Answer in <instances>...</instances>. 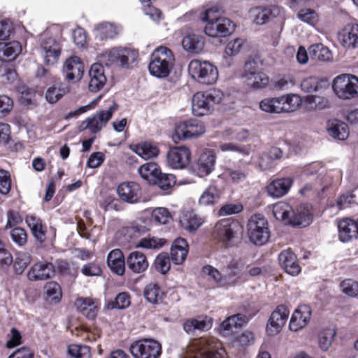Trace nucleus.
Wrapping results in <instances>:
<instances>
[{
	"label": "nucleus",
	"instance_id": "obj_1",
	"mask_svg": "<svg viewBox=\"0 0 358 358\" xmlns=\"http://www.w3.org/2000/svg\"><path fill=\"white\" fill-rule=\"evenodd\" d=\"M274 217L286 224L305 227L313 221L311 206L308 203H302L295 210L286 202L280 201L273 208Z\"/></svg>",
	"mask_w": 358,
	"mask_h": 358
},
{
	"label": "nucleus",
	"instance_id": "obj_2",
	"mask_svg": "<svg viewBox=\"0 0 358 358\" xmlns=\"http://www.w3.org/2000/svg\"><path fill=\"white\" fill-rule=\"evenodd\" d=\"M201 20L206 22L205 34L212 38L227 37L235 30V24L229 18L220 15V9L215 6L201 13Z\"/></svg>",
	"mask_w": 358,
	"mask_h": 358
},
{
	"label": "nucleus",
	"instance_id": "obj_3",
	"mask_svg": "<svg viewBox=\"0 0 358 358\" xmlns=\"http://www.w3.org/2000/svg\"><path fill=\"white\" fill-rule=\"evenodd\" d=\"M301 105L302 96L294 93L267 97L259 102L260 109L271 114L294 113L298 110Z\"/></svg>",
	"mask_w": 358,
	"mask_h": 358
},
{
	"label": "nucleus",
	"instance_id": "obj_4",
	"mask_svg": "<svg viewBox=\"0 0 358 358\" xmlns=\"http://www.w3.org/2000/svg\"><path fill=\"white\" fill-rule=\"evenodd\" d=\"M174 64L172 51L167 47L159 46L150 55L148 71L154 77L165 78L171 73Z\"/></svg>",
	"mask_w": 358,
	"mask_h": 358
},
{
	"label": "nucleus",
	"instance_id": "obj_5",
	"mask_svg": "<svg viewBox=\"0 0 358 358\" xmlns=\"http://www.w3.org/2000/svg\"><path fill=\"white\" fill-rule=\"evenodd\" d=\"M188 72L196 82L206 85H213L218 78L217 68L208 61L192 59L188 65Z\"/></svg>",
	"mask_w": 358,
	"mask_h": 358
},
{
	"label": "nucleus",
	"instance_id": "obj_6",
	"mask_svg": "<svg viewBox=\"0 0 358 358\" xmlns=\"http://www.w3.org/2000/svg\"><path fill=\"white\" fill-rule=\"evenodd\" d=\"M223 92L218 89H212L206 92H197L192 99V113L196 116L208 115L215 105L221 102Z\"/></svg>",
	"mask_w": 358,
	"mask_h": 358
},
{
	"label": "nucleus",
	"instance_id": "obj_7",
	"mask_svg": "<svg viewBox=\"0 0 358 358\" xmlns=\"http://www.w3.org/2000/svg\"><path fill=\"white\" fill-rule=\"evenodd\" d=\"M138 57L136 50L124 48H114L105 50L98 56L99 62L106 66L113 64L124 67L135 62Z\"/></svg>",
	"mask_w": 358,
	"mask_h": 358
},
{
	"label": "nucleus",
	"instance_id": "obj_8",
	"mask_svg": "<svg viewBox=\"0 0 358 358\" xmlns=\"http://www.w3.org/2000/svg\"><path fill=\"white\" fill-rule=\"evenodd\" d=\"M337 21L346 22L338 34L340 43L345 48H358V23L351 20L350 15L343 10L337 12Z\"/></svg>",
	"mask_w": 358,
	"mask_h": 358
},
{
	"label": "nucleus",
	"instance_id": "obj_9",
	"mask_svg": "<svg viewBox=\"0 0 358 358\" xmlns=\"http://www.w3.org/2000/svg\"><path fill=\"white\" fill-rule=\"evenodd\" d=\"M250 241L256 245H263L270 238V230L266 219L261 215H254L248 224Z\"/></svg>",
	"mask_w": 358,
	"mask_h": 358
},
{
	"label": "nucleus",
	"instance_id": "obj_10",
	"mask_svg": "<svg viewBox=\"0 0 358 358\" xmlns=\"http://www.w3.org/2000/svg\"><path fill=\"white\" fill-rule=\"evenodd\" d=\"M194 345L198 350L195 358H226L225 350L214 338H202L196 341Z\"/></svg>",
	"mask_w": 358,
	"mask_h": 358
},
{
	"label": "nucleus",
	"instance_id": "obj_11",
	"mask_svg": "<svg viewBox=\"0 0 358 358\" xmlns=\"http://www.w3.org/2000/svg\"><path fill=\"white\" fill-rule=\"evenodd\" d=\"M129 350L134 358H159L162 345L154 339L145 338L134 342Z\"/></svg>",
	"mask_w": 358,
	"mask_h": 358
},
{
	"label": "nucleus",
	"instance_id": "obj_12",
	"mask_svg": "<svg viewBox=\"0 0 358 358\" xmlns=\"http://www.w3.org/2000/svg\"><path fill=\"white\" fill-rule=\"evenodd\" d=\"M49 34L50 31H45L42 35L41 42V55L46 64L53 65L59 59L62 45L58 38L52 36Z\"/></svg>",
	"mask_w": 358,
	"mask_h": 358
},
{
	"label": "nucleus",
	"instance_id": "obj_13",
	"mask_svg": "<svg viewBox=\"0 0 358 358\" xmlns=\"http://www.w3.org/2000/svg\"><path fill=\"white\" fill-rule=\"evenodd\" d=\"M238 223L229 220H222L216 224L213 231V238L222 247L229 248L233 245Z\"/></svg>",
	"mask_w": 358,
	"mask_h": 358
},
{
	"label": "nucleus",
	"instance_id": "obj_14",
	"mask_svg": "<svg viewBox=\"0 0 358 358\" xmlns=\"http://www.w3.org/2000/svg\"><path fill=\"white\" fill-rule=\"evenodd\" d=\"M117 105L113 103L108 110L97 111L93 116L87 118L82 124L83 129H88L92 133L96 134L106 127L111 119Z\"/></svg>",
	"mask_w": 358,
	"mask_h": 358
},
{
	"label": "nucleus",
	"instance_id": "obj_15",
	"mask_svg": "<svg viewBox=\"0 0 358 358\" xmlns=\"http://www.w3.org/2000/svg\"><path fill=\"white\" fill-rule=\"evenodd\" d=\"M216 153L211 148H203L193 166V171L200 177L210 175L215 169Z\"/></svg>",
	"mask_w": 358,
	"mask_h": 358
},
{
	"label": "nucleus",
	"instance_id": "obj_16",
	"mask_svg": "<svg viewBox=\"0 0 358 358\" xmlns=\"http://www.w3.org/2000/svg\"><path fill=\"white\" fill-rule=\"evenodd\" d=\"M358 96V78L349 74L337 76V97L346 100Z\"/></svg>",
	"mask_w": 358,
	"mask_h": 358
},
{
	"label": "nucleus",
	"instance_id": "obj_17",
	"mask_svg": "<svg viewBox=\"0 0 358 358\" xmlns=\"http://www.w3.org/2000/svg\"><path fill=\"white\" fill-rule=\"evenodd\" d=\"M249 17L252 23L257 25L264 24L278 17H280L282 21L285 20L283 10L277 6L252 8L249 10Z\"/></svg>",
	"mask_w": 358,
	"mask_h": 358
},
{
	"label": "nucleus",
	"instance_id": "obj_18",
	"mask_svg": "<svg viewBox=\"0 0 358 358\" xmlns=\"http://www.w3.org/2000/svg\"><path fill=\"white\" fill-rule=\"evenodd\" d=\"M206 131L203 123L195 119L182 121L175 127L176 136L179 139H189L196 138Z\"/></svg>",
	"mask_w": 358,
	"mask_h": 358
},
{
	"label": "nucleus",
	"instance_id": "obj_19",
	"mask_svg": "<svg viewBox=\"0 0 358 358\" xmlns=\"http://www.w3.org/2000/svg\"><path fill=\"white\" fill-rule=\"evenodd\" d=\"M190 150L184 146L173 147L166 154L167 165L173 169H182L189 162Z\"/></svg>",
	"mask_w": 358,
	"mask_h": 358
},
{
	"label": "nucleus",
	"instance_id": "obj_20",
	"mask_svg": "<svg viewBox=\"0 0 358 358\" xmlns=\"http://www.w3.org/2000/svg\"><path fill=\"white\" fill-rule=\"evenodd\" d=\"M289 315L288 308L283 306H278L271 313L267 325L266 332L268 335L278 334L285 324Z\"/></svg>",
	"mask_w": 358,
	"mask_h": 358
},
{
	"label": "nucleus",
	"instance_id": "obj_21",
	"mask_svg": "<svg viewBox=\"0 0 358 358\" xmlns=\"http://www.w3.org/2000/svg\"><path fill=\"white\" fill-rule=\"evenodd\" d=\"M117 193L121 200L128 203H136L141 197L140 185L135 182H124L120 184Z\"/></svg>",
	"mask_w": 358,
	"mask_h": 358
},
{
	"label": "nucleus",
	"instance_id": "obj_22",
	"mask_svg": "<svg viewBox=\"0 0 358 358\" xmlns=\"http://www.w3.org/2000/svg\"><path fill=\"white\" fill-rule=\"evenodd\" d=\"M83 63L77 56L70 57L64 63L63 73L69 81H79L83 77Z\"/></svg>",
	"mask_w": 358,
	"mask_h": 358
},
{
	"label": "nucleus",
	"instance_id": "obj_23",
	"mask_svg": "<svg viewBox=\"0 0 358 358\" xmlns=\"http://www.w3.org/2000/svg\"><path fill=\"white\" fill-rule=\"evenodd\" d=\"M311 308L308 305L299 306L293 313L289 328L292 331H297L304 328L310 322Z\"/></svg>",
	"mask_w": 358,
	"mask_h": 358
},
{
	"label": "nucleus",
	"instance_id": "obj_24",
	"mask_svg": "<svg viewBox=\"0 0 358 358\" xmlns=\"http://www.w3.org/2000/svg\"><path fill=\"white\" fill-rule=\"evenodd\" d=\"M88 88L92 92L100 91L106 83V76L103 66L99 63H95L91 66L89 71Z\"/></svg>",
	"mask_w": 358,
	"mask_h": 358
},
{
	"label": "nucleus",
	"instance_id": "obj_25",
	"mask_svg": "<svg viewBox=\"0 0 358 358\" xmlns=\"http://www.w3.org/2000/svg\"><path fill=\"white\" fill-rule=\"evenodd\" d=\"M278 262L285 271L290 275L296 276L301 272L296 256L290 250H285L278 255Z\"/></svg>",
	"mask_w": 358,
	"mask_h": 358
},
{
	"label": "nucleus",
	"instance_id": "obj_26",
	"mask_svg": "<svg viewBox=\"0 0 358 358\" xmlns=\"http://www.w3.org/2000/svg\"><path fill=\"white\" fill-rule=\"evenodd\" d=\"M55 275V267L50 262H38L33 265L28 271L27 277L29 280H44Z\"/></svg>",
	"mask_w": 358,
	"mask_h": 358
},
{
	"label": "nucleus",
	"instance_id": "obj_27",
	"mask_svg": "<svg viewBox=\"0 0 358 358\" xmlns=\"http://www.w3.org/2000/svg\"><path fill=\"white\" fill-rule=\"evenodd\" d=\"M213 326V320L207 316L200 315L189 318L183 324V329L188 334H194L196 331H204Z\"/></svg>",
	"mask_w": 358,
	"mask_h": 358
},
{
	"label": "nucleus",
	"instance_id": "obj_28",
	"mask_svg": "<svg viewBox=\"0 0 358 358\" xmlns=\"http://www.w3.org/2000/svg\"><path fill=\"white\" fill-rule=\"evenodd\" d=\"M293 184V180L289 178H278L271 181L266 187L269 196L279 198L285 195Z\"/></svg>",
	"mask_w": 358,
	"mask_h": 358
},
{
	"label": "nucleus",
	"instance_id": "obj_29",
	"mask_svg": "<svg viewBox=\"0 0 358 358\" xmlns=\"http://www.w3.org/2000/svg\"><path fill=\"white\" fill-rule=\"evenodd\" d=\"M130 149L143 159L157 157L159 154L158 145L151 141H143L130 145Z\"/></svg>",
	"mask_w": 358,
	"mask_h": 358
},
{
	"label": "nucleus",
	"instance_id": "obj_30",
	"mask_svg": "<svg viewBox=\"0 0 358 358\" xmlns=\"http://www.w3.org/2000/svg\"><path fill=\"white\" fill-rule=\"evenodd\" d=\"M189 245L183 238H178L174 240L171 248V258L173 262L177 265L182 264L188 254Z\"/></svg>",
	"mask_w": 358,
	"mask_h": 358
},
{
	"label": "nucleus",
	"instance_id": "obj_31",
	"mask_svg": "<svg viewBox=\"0 0 358 358\" xmlns=\"http://www.w3.org/2000/svg\"><path fill=\"white\" fill-rule=\"evenodd\" d=\"M203 222V218L193 211H183L179 217L180 227L189 232L196 231Z\"/></svg>",
	"mask_w": 358,
	"mask_h": 358
},
{
	"label": "nucleus",
	"instance_id": "obj_32",
	"mask_svg": "<svg viewBox=\"0 0 358 358\" xmlns=\"http://www.w3.org/2000/svg\"><path fill=\"white\" fill-rule=\"evenodd\" d=\"M75 305L77 310L89 319L95 318L98 313V302L92 298H79L76 301Z\"/></svg>",
	"mask_w": 358,
	"mask_h": 358
},
{
	"label": "nucleus",
	"instance_id": "obj_33",
	"mask_svg": "<svg viewBox=\"0 0 358 358\" xmlns=\"http://www.w3.org/2000/svg\"><path fill=\"white\" fill-rule=\"evenodd\" d=\"M128 268L135 273H141L148 267L146 256L141 252H131L127 258Z\"/></svg>",
	"mask_w": 358,
	"mask_h": 358
},
{
	"label": "nucleus",
	"instance_id": "obj_34",
	"mask_svg": "<svg viewBox=\"0 0 358 358\" xmlns=\"http://www.w3.org/2000/svg\"><path fill=\"white\" fill-rule=\"evenodd\" d=\"M300 87L304 92H317L329 88V82L326 78L309 76L301 80Z\"/></svg>",
	"mask_w": 358,
	"mask_h": 358
},
{
	"label": "nucleus",
	"instance_id": "obj_35",
	"mask_svg": "<svg viewBox=\"0 0 358 358\" xmlns=\"http://www.w3.org/2000/svg\"><path fill=\"white\" fill-rule=\"evenodd\" d=\"M244 45V40L241 38L229 41L224 49L222 64L224 67H229L234 63V57L238 55Z\"/></svg>",
	"mask_w": 358,
	"mask_h": 358
},
{
	"label": "nucleus",
	"instance_id": "obj_36",
	"mask_svg": "<svg viewBox=\"0 0 358 358\" xmlns=\"http://www.w3.org/2000/svg\"><path fill=\"white\" fill-rule=\"evenodd\" d=\"M107 264L113 273L119 275H122L124 273L125 259L122 250L120 249H114L108 253Z\"/></svg>",
	"mask_w": 358,
	"mask_h": 358
},
{
	"label": "nucleus",
	"instance_id": "obj_37",
	"mask_svg": "<svg viewBox=\"0 0 358 358\" xmlns=\"http://www.w3.org/2000/svg\"><path fill=\"white\" fill-rule=\"evenodd\" d=\"M339 238L342 242H348L358 234L357 220L344 219L339 222Z\"/></svg>",
	"mask_w": 358,
	"mask_h": 358
},
{
	"label": "nucleus",
	"instance_id": "obj_38",
	"mask_svg": "<svg viewBox=\"0 0 358 358\" xmlns=\"http://www.w3.org/2000/svg\"><path fill=\"white\" fill-rule=\"evenodd\" d=\"M94 31L96 38L105 40L113 38L117 36L121 31V27L113 23L104 22L96 24Z\"/></svg>",
	"mask_w": 358,
	"mask_h": 358
},
{
	"label": "nucleus",
	"instance_id": "obj_39",
	"mask_svg": "<svg viewBox=\"0 0 358 358\" xmlns=\"http://www.w3.org/2000/svg\"><path fill=\"white\" fill-rule=\"evenodd\" d=\"M182 45L184 49L190 52L199 53L204 48L205 41L201 36L189 34L183 38Z\"/></svg>",
	"mask_w": 358,
	"mask_h": 358
},
{
	"label": "nucleus",
	"instance_id": "obj_40",
	"mask_svg": "<svg viewBox=\"0 0 358 358\" xmlns=\"http://www.w3.org/2000/svg\"><path fill=\"white\" fill-rule=\"evenodd\" d=\"M248 317L243 314L231 315L224 320L220 324V330L223 334L227 335L233 331V329L241 327L248 322Z\"/></svg>",
	"mask_w": 358,
	"mask_h": 358
},
{
	"label": "nucleus",
	"instance_id": "obj_41",
	"mask_svg": "<svg viewBox=\"0 0 358 358\" xmlns=\"http://www.w3.org/2000/svg\"><path fill=\"white\" fill-rule=\"evenodd\" d=\"M21 51L22 45L17 41L0 43V59L14 60Z\"/></svg>",
	"mask_w": 358,
	"mask_h": 358
},
{
	"label": "nucleus",
	"instance_id": "obj_42",
	"mask_svg": "<svg viewBox=\"0 0 358 358\" xmlns=\"http://www.w3.org/2000/svg\"><path fill=\"white\" fill-rule=\"evenodd\" d=\"M222 191L215 185H209L201 195L199 203L201 206H213L220 199Z\"/></svg>",
	"mask_w": 358,
	"mask_h": 358
},
{
	"label": "nucleus",
	"instance_id": "obj_43",
	"mask_svg": "<svg viewBox=\"0 0 358 358\" xmlns=\"http://www.w3.org/2000/svg\"><path fill=\"white\" fill-rule=\"evenodd\" d=\"M160 172L159 166L154 162L145 163L138 169V173L141 178L148 182H155V180L160 176Z\"/></svg>",
	"mask_w": 358,
	"mask_h": 358
},
{
	"label": "nucleus",
	"instance_id": "obj_44",
	"mask_svg": "<svg viewBox=\"0 0 358 358\" xmlns=\"http://www.w3.org/2000/svg\"><path fill=\"white\" fill-rule=\"evenodd\" d=\"M143 294L146 300L153 304L161 302L164 296V291L155 283L148 285L144 289Z\"/></svg>",
	"mask_w": 358,
	"mask_h": 358
},
{
	"label": "nucleus",
	"instance_id": "obj_45",
	"mask_svg": "<svg viewBox=\"0 0 358 358\" xmlns=\"http://www.w3.org/2000/svg\"><path fill=\"white\" fill-rule=\"evenodd\" d=\"M166 243L164 238L155 236H148L141 238L136 243V248H143L146 250H157L162 248Z\"/></svg>",
	"mask_w": 358,
	"mask_h": 358
},
{
	"label": "nucleus",
	"instance_id": "obj_46",
	"mask_svg": "<svg viewBox=\"0 0 358 358\" xmlns=\"http://www.w3.org/2000/svg\"><path fill=\"white\" fill-rule=\"evenodd\" d=\"M309 53L315 60L327 62L332 58V54L329 48L321 43L312 45L309 48Z\"/></svg>",
	"mask_w": 358,
	"mask_h": 358
},
{
	"label": "nucleus",
	"instance_id": "obj_47",
	"mask_svg": "<svg viewBox=\"0 0 358 358\" xmlns=\"http://www.w3.org/2000/svg\"><path fill=\"white\" fill-rule=\"evenodd\" d=\"M69 91V87L65 84H61L58 87L54 85L46 90L45 99L48 103H55Z\"/></svg>",
	"mask_w": 358,
	"mask_h": 358
},
{
	"label": "nucleus",
	"instance_id": "obj_48",
	"mask_svg": "<svg viewBox=\"0 0 358 358\" xmlns=\"http://www.w3.org/2000/svg\"><path fill=\"white\" fill-rule=\"evenodd\" d=\"M45 298L51 303H57L62 299V292L60 285L54 281L46 283L45 286Z\"/></svg>",
	"mask_w": 358,
	"mask_h": 358
},
{
	"label": "nucleus",
	"instance_id": "obj_49",
	"mask_svg": "<svg viewBox=\"0 0 358 358\" xmlns=\"http://www.w3.org/2000/svg\"><path fill=\"white\" fill-rule=\"evenodd\" d=\"M202 271L204 277L209 282L219 287H222L224 281L223 280V274L219 270L210 265H206L203 267Z\"/></svg>",
	"mask_w": 358,
	"mask_h": 358
},
{
	"label": "nucleus",
	"instance_id": "obj_50",
	"mask_svg": "<svg viewBox=\"0 0 358 358\" xmlns=\"http://www.w3.org/2000/svg\"><path fill=\"white\" fill-rule=\"evenodd\" d=\"M247 85L254 90L266 87L269 83L268 76L263 71L245 79Z\"/></svg>",
	"mask_w": 358,
	"mask_h": 358
},
{
	"label": "nucleus",
	"instance_id": "obj_51",
	"mask_svg": "<svg viewBox=\"0 0 358 358\" xmlns=\"http://www.w3.org/2000/svg\"><path fill=\"white\" fill-rule=\"evenodd\" d=\"M151 222L155 224H166L172 219L169 210L164 207H158L152 210L150 213Z\"/></svg>",
	"mask_w": 358,
	"mask_h": 358
},
{
	"label": "nucleus",
	"instance_id": "obj_52",
	"mask_svg": "<svg viewBox=\"0 0 358 358\" xmlns=\"http://www.w3.org/2000/svg\"><path fill=\"white\" fill-rule=\"evenodd\" d=\"M31 257L28 252H18L13 260V269L16 274H21L24 272L27 266L30 264Z\"/></svg>",
	"mask_w": 358,
	"mask_h": 358
},
{
	"label": "nucleus",
	"instance_id": "obj_53",
	"mask_svg": "<svg viewBox=\"0 0 358 358\" xmlns=\"http://www.w3.org/2000/svg\"><path fill=\"white\" fill-rule=\"evenodd\" d=\"M297 18L309 25L315 26L318 21L317 13L311 8H301L296 13Z\"/></svg>",
	"mask_w": 358,
	"mask_h": 358
},
{
	"label": "nucleus",
	"instance_id": "obj_54",
	"mask_svg": "<svg viewBox=\"0 0 358 358\" xmlns=\"http://www.w3.org/2000/svg\"><path fill=\"white\" fill-rule=\"evenodd\" d=\"M154 264L155 268L162 274H166L171 268L170 257L166 252L159 253L156 257Z\"/></svg>",
	"mask_w": 358,
	"mask_h": 358
},
{
	"label": "nucleus",
	"instance_id": "obj_55",
	"mask_svg": "<svg viewBox=\"0 0 358 358\" xmlns=\"http://www.w3.org/2000/svg\"><path fill=\"white\" fill-rule=\"evenodd\" d=\"M130 296L127 292L120 293L115 298V301L108 302V308L124 309L130 305Z\"/></svg>",
	"mask_w": 358,
	"mask_h": 358
},
{
	"label": "nucleus",
	"instance_id": "obj_56",
	"mask_svg": "<svg viewBox=\"0 0 358 358\" xmlns=\"http://www.w3.org/2000/svg\"><path fill=\"white\" fill-rule=\"evenodd\" d=\"M68 352L74 358H90L91 357L90 348L87 345H71L69 346Z\"/></svg>",
	"mask_w": 358,
	"mask_h": 358
},
{
	"label": "nucleus",
	"instance_id": "obj_57",
	"mask_svg": "<svg viewBox=\"0 0 358 358\" xmlns=\"http://www.w3.org/2000/svg\"><path fill=\"white\" fill-rule=\"evenodd\" d=\"M241 276L238 271L236 268H229L224 274H223V282L222 287L229 288L236 285L238 282Z\"/></svg>",
	"mask_w": 358,
	"mask_h": 358
},
{
	"label": "nucleus",
	"instance_id": "obj_58",
	"mask_svg": "<svg viewBox=\"0 0 358 358\" xmlns=\"http://www.w3.org/2000/svg\"><path fill=\"white\" fill-rule=\"evenodd\" d=\"M262 71L259 62L255 59H250L244 64L242 76L245 79Z\"/></svg>",
	"mask_w": 358,
	"mask_h": 358
},
{
	"label": "nucleus",
	"instance_id": "obj_59",
	"mask_svg": "<svg viewBox=\"0 0 358 358\" xmlns=\"http://www.w3.org/2000/svg\"><path fill=\"white\" fill-rule=\"evenodd\" d=\"M335 334V329H327L321 333L319 338V344L322 350H327L330 348Z\"/></svg>",
	"mask_w": 358,
	"mask_h": 358
},
{
	"label": "nucleus",
	"instance_id": "obj_60",
	"mask_svg": "<svg viewBox=\"0 0 358 358\" xmlns=\"http://www.w3.org/2000/svg\"><path fill=\"white\" fill-rule=\"evenodd\" d=\"M156 184L163 190H168L176 183V178L172 174H165L160 172V176L155 180Z\"/></svg>",
	"mask_w": 358,
	"mask_h": 358
},
{
	"label": "nucleus",
	"instance_id": "obj_61",
	"mask_svg": "<svg viewBox=\"0 0 358 358\" xmlns=\"http://www.w3.org/2000/svg\"><path fill=\"white\" fill-rule=\"evenodd\" d=\"M341 289L348 296H356L358 294V282L352 279L345 280L341 283Z\"/></svg>",
	"mask_w": 358,
	"mask_h": 358
},
{
	"label": "nucleus",
	"instance_id": "obj_62",
	"mask_svg": "<svg viewBox=\"0 0 358 358\" xmlns=\"http://www.w3.org/2000/svg\"><path fill=\"white\" fill-rule=\"evenodd\" d=\"M100 206L105 210H119L120 201L117 199L110 195H106L99 200Z\"/></svg>",
	"mask_w": 358,
	"mask_h": 358
},
{
	"label": "nucleus",
	"instance_id": "obj_63",
	"mask_svg": "<svg viewBox=\"0 0 358 358\" xmlns=\"http://www.w3.org/2000/svg\"><path fill=\"white\" fill-rule=\"evenodd\" d=\"M294 79L289 76H283L278 78L274 83V88L278 91H285L290 90L294 86Z\"/></svg>",
	"mask_w": 358,
	"mask_h": 358
},
{
	"label": "nucleus",
	"instance_id": "obj_64",
	"mask_svg": "<svg viewBox=\"0 0 358 358\" xmlns=\"http://www.w3.org/2000/svg\"><path fill=\"white\" fill-rule=\"evenodd\" d=\"M11 238L19 246H23L27 241V235L22 228H14L10 232Z\"/></svg>",
	"mask_w": 358,
	"mask_h": 358
}]
</instances>
